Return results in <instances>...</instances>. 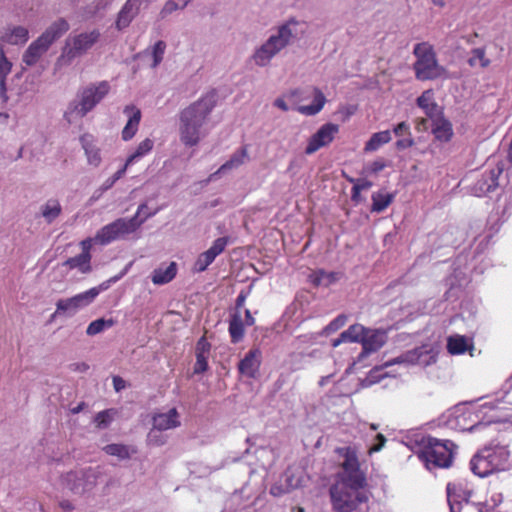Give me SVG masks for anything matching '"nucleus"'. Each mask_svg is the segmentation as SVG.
Returning a JSON list of instances; mask_svg holds the SVG:
<instances>
[{"mask_svg": "<svg viewBox=\"0 0 512 512\" xmlns=\"http://www.w3.org/2000/svg\"><path fill=\"white\" fill-rule=\"evenodd\" d=\"M499 404V401H476L457 405L448 412L446 425L456 431L474 432L487 424L509 421L510 416Z\"/></svg>", "mask_w": 512, "mask_h": 512, "instance_id": "obj_1", "label": "nucleus"}, {"mask_svg": "<svg viewBox=\"0 0 512 512\" xmlns=\"http://www.w3.org/2000/svg\"><path fill=\"white\" fill-rule=\"evenodd\" d=\"M306 28L304 21L294 18L279 25L260 46L255 48L251 56L253 63L258 67L269 66L276 55L304 36Z\"/></svg>", "mask_w": 512, "mask_h": 512, "instance_id": "obj_2", "label": "nucleus"}, {"mask_svg": "<svg viewBox=\"0 0 512 512\" xmlns=\"http://www.w3.org/2000/svg\"><path fill=\"white\" fill-rule=\"evenodd\" d=\"M216 104L214 94H207L179 114V137L185 146H196L204 133L202 127Z\"/></svg>", "mask_w": 512, "mask_h": 512, "instance_id": "obj_3", "label": "nucleus"}, {"mask_svg": "<svg viewBox=\"0 0 512 512\" xmlns=\"http://www.w3.org/2000/svg\"><path fill=\"white\" fill-rule=\"evenodd\" d=\"M111 86L108 81L90 83L77 92V97L71 101L65 112L64 119L73 124L90 111H92L110 92Z\"/></svg>", "mask_w": 512, "mask_h": 512, "instance_id": "obj_4", "label": "nucleus"}, {"mask_svg": "<svg viewBox=\"0 0 512 512\" xmlns=\"http://www.w3.org/2000/svg\"><path fill=\"white\" fill-rule=\"evenodd\" d=\"M472 472L481 477L511 468V454L506 445L491 444L481 449L470 461Z\"/></svg>", "mask_w": 512, "mask_h": 512, "instance_id": "obj_5", "label": "nucleus"}, {"mask_svg": "<svg viewBox=\"0 0 512 512\" xmlns=\"http://www.w3.org/2000/svg\"><path fill=\"white\" fill-rule=\"evenodd\" d=\"M413 54L416 58L413 64L416 79L420 81L447 80L452 77L450 72L439 64L431 44L427 42L416 44Z\"/></svg>", "mask_w": 512, "mask_h": 512, "instance_id": "obj_6", "label": "nucleus"}, {"mask_svg": "<svg viewBox=\"0 0 512 512\" xmlns=\"http://www.w3.org/2000/svg\"><path fill=\"white\" fill-rule=\"evenodd\" d=\"M69 28V23L64 18H58L52 22L40 36L29 44L22 55V62L29 67L35 66L53 43L61 38Z\"/></svg>", "mask_w": 512, "mask_h": 512, "instance_id": "obj_7", "label": "nucleus"}, {"mask_svg": "<svg viewBox=\"0 0 512 512\" xmlns=\"http://www.w3.org/2000/svg\"><path fill=\"white\" fill-rule=\"evenodd\" d=\"M122 275L123 274L112 277L101 283L99 286L90 288L89 290L76 294L73 297L59 299L56 302V309L51 315V320L58 316H74L78 311L92 304L102 291L107 290L110 285L118 281Z\"/></svg>", "mask_w": 512, "mask_h": 512, "instance_id": "obj_8", "label": "nucleus"}, {"mask_svg": "<svg viewBox=\"0 0 512 512\" xmlns=\"http://www.w3.org/2000/svg\"><path fill=\"white\" fill-rule=\"evenodd\" d=\"M308 97L313 98V103L310 105H300L296 110L305 116H314L318 114L326 103L325 95L317 88L311 89H294L285 93L282 97L275 99L274 106L286 112L290 109L287 101L295 104L303 101Z\"/></svg>", "mask_w": 512, "mask_h": 512, "instance_id": "obj_9", "label": "nucleus"}, {"mask_svg": "<svg viewBox=\"0 0 512 512\" xmlns=\"http://www.w3.org/2000/svg\"><path fill=\"white\" fill-rule=\"evenodd\" d=\"M144 208H146V204H141L135 216L132 218H119L102 227L95 235V242L101 245H107L135 232L142 223L152 215L147 214L145 217L139 219V214Z\"/></svg>", "mask_w": 512, "mask_h": 512, "instance_id": "obj_10", "label": "nucleus"}, {"mask_svg": "<svg viewBox=\"0 0 512 512\" xmlns=\"http://www.w3.org/2000/svg\"><path fill=\"white\" fill-rule=\"evenodd\" d=\"M453 449L454 444L451 441H441L428 437L423 439V448L418 453V457L429 470L433 468H447L453 460Z\"/></svg>", "mask_w": 512, "mask_h": 512, "instance_id": "obj_11", "label": "nucleus"}, {"mask_svg": "<svg viewBox=\"0 0 512 512\" xmlns=\"http://www.w3.org/2000/svg\"><path fill=\"white\" fill-rule=\"evenodd\" d=\"M330 497L336 512L352 511V470L349 457L343 464V472L338 474L335 483L330 488Z\"/></svg>", "mask_w": 512, "mask_h": 512, "instance_id": "obj_12", "label": "nucleus"}, {"mask_svg": "<svg viewBox=\"0 0 512 512\" xmlns=\"http://www.w3.org/2000/svg\"><path fill=\"white\" fill-rule=\"evenodd\" d=\"M100 33L98 30L82 32L77 35H71L66 39L65 47L57 60V65L68 66L73 60L86 53L98 40Z\"/></svg>", "mask_w": 512, "mask_h": 512, "instance_id": "obj_13", "label": "nucleus"}, {"mask_svg": "<svg viewBox=\"0 0 512 512\" xmlns=\"http://www.w3.org/2000/svg\"><path fill=\"white\" fill-rule=\"evenodd\" d=\"M386 340V333L382 330L365 329L363 326L354 325V343L361 346L357 362H362L368 354L380 349Z\"/></svg>", "mask_w": 512, "mask_h": 512, "instance_id": "obj_14", "label": "nucleus"}, {"mask_svg": "<svg viewBox=\"0 0 512 512\" xmlns=\"http://www.w3.org/2000/svg\"><path fill=\"white\" fill-rule=\"evenodd\" d=\"M99 474L93 468L71 471L65 475L63 483L74 494L82 495L96 486Z\"/></svg>", "mask_w": 512, "mask_h": 512, "instance_id": "obj_15", "label": "nucleus"}, {"mask_svg": "<svg viewBox=\"0 0 512 512\" xmlns=\"http://www.w3.org/2000/svg\"><path fill=\"white\" fill-rule=\"evenodd\" d=\"M438 346L434 344H425L419 348L408 351L404 355L397 357L392 362L386 363L385 366L392 364L419 365L422 367L434 364L437 360Z\"/></svg>", "mask_w": 512, "mask_h": 512, "instance_id": "obj_16", "label": "nucleus"}, {"mask_svg": "<svg viewBox=\"0 0 512 512\" xmlns=\"http://www.w3.org/2000/svg\"><path fill=\"white\" fill-rule=\"evenodd\" d=\"M339 132V126L334 123H326L322 125L316 133L308 140L305 148L307 155L314 154L319 149L328 146Z\"/></svg>", "mask_w": 512, "mask_h": 512, "instance_id": "obj_17", "label": "nucleus"}, {"mask_svg": "<svg viewBox=\"0 0 512 512\" xmlns=\"http://www.w3.org/2000/svg\"><path fill=\"white\" fill-rule=\"evenodd\" d=\"M385 167L386 162L381 159L365 164L360 172V177L356 181L354 180V195L362 190L371 188L373 179H375Z\"/></svg>", "mask_w": 512, "mask_h": 512, "instance_id": "obj_18", "label": "nucleus"}, {"mask_svg": "<svg viewBox=\"0 0 512 512\" xmlns=\"http://www.w3.org/2000/svg\"><path fill=\"white\" fill-rule=\"evenodd\" d=\"M227 244L228 238H217L208 250L198 256L193 265V271L197 273L205 271L215 258L225 250Z\"/></svg>", "mask_w": 512, "mask_h": 512, "instance_id": "obj_19", "label": "nucleus"}, {"mask_svg": "<svg viewBox=\"0 0 512 512\" xmlns=\"http://www.w3.org/2000/svg\"><path fill=\"white\" fill-rule=\"evenodd\" d=\"M262 361V353L259 348L251 349L239 362V373L247 378H256Z\"/></svg>", "mask_w": 512, "mask_h": 512, "instance_id": "obj_20", "label": "nucleus"}, {"mask_svg": "<svg viewBox=\"0 0 512 512\" xmlns=\"http://www.w3.org/2000/svg\"><path fill=\"white\" fill-rule=\"evenodd\" d=\"M180 425V415L176 408H171L167 412L157 413L153 417V427L159 431L174 429Z\"/></svg>", "mask_w": 512, "mask_h": 512, "instance_id": "obj_21", "label": "nucleus"}, {"mask_svg": "<svg viewBox=\"0 0 512 512\" xmlns=\"http://www.w3.org/2000/svg\"><path fill=\"white\" fill-rule=\"evenodd\" d=\"M417 106L423 110V112L430 119H434L436 116L442 114L441 107L435 101V93L432 89L425 90L417 98Z\"/></svg>", "mask_w": 512, "mask_h": 512, "instance_id": "obj_22", "label": "nucleus"}, {"mask_svg": "<svg viewBox=\"0 0 512 512\" xmlns=\"http://www.w3.org/2000/svg\"><path fill=\"white\" fill-rule=\"evenodd\" d=\"M124 113L128 116V121L122 130V138L128 141L134 137L138 130L141 120V111L134 105H128L124 108Z\"/></svg>", "mask_w": 512, "mask_h": 512, "instance_id": "obj_23", "label": "nucleus"}, {"mask_svg": "<svg viewBox=\"0 0 512 512\" xmlns=\"http://www.w3.org/2000/svg\"><path fill=\"white\" fill-rule=\"evenodd\" d=\"M29 38V31L24 26H8L0 36V42L10 45H23Z\"/></svg>", "mask_w": 512, "mask_h": 512, "instance_id": "obj_24", "label": "nucleus"}, {"mask_svg": "<svg viewBox=\"0 0 512 512\" xmlns=\"http://www.w3.org/2000/svg\"><path fill=\"white\" fill-rule=\"evenodd\" d=\"M473 349V340L466 336L455 334L447 339V350L451 355H462Z\"/></svg>", "mask_w": 512, "mask_h": 512, "instance_id": "obj_25", "label": "nucleus"}, {"mask_svg": "<svg viewBox=\"0 0 512 512\" xmlns=\"http://www.w3.org/2000/svg\"><path fill=\"white\" fill-rule=\"evenodd\" d=\"M92 256L78 254L61 263V267L67 271L76 270L80 274H89L92 271Z\"/></svg>", "mask_w": 512, "mask_h": 512, "instance_id": "obj_26", "label": "nucleus"}, {"mask_svg": "<svg viewBox=\"0 0 512 512\" xmlns=\"http://www.w3.org/2000/svg\"><path fill=\"white\" fill-rule=\"evenodd\" d=\"M433 122L432 133L441 142H448L453 136L452 124L442 114L431 119Z\"/></svg>", "mask_w": 512, "mask_h": 512, "instance_id": "obj_27", "label": "nucleus"}, {"mask_svg": "<svg viewBox=\"0 0 512 512\" xmlns=\"http://www.w3.org/2000/svg\"><path fill=\"white\" fill-rule=\"evenodd\" d=\"M82 148L85 151L88 163L93 166H98L101 163L100 150L96 146L95 139L91 134H84L80 138Z\"/></svg>", "mask_w": 512, "mask_h": 512, "instance_id": "obj_28", "label": "nucleus"}, {"mask_svg": "<svg viewBox=\"0 0 512 512\" xmlns=\"http://www.w3.org/2000/svg\"><path fill=\"white\" fill-rule=\"evenodd\" d=\"M177 274V264L171 262L168 265H161L156 268L151 276V280L155 285H163L172 281Z\"/></svg>", "mask_w": 512, "mask_h": 512, "instance_id": "obj_29", "label": "nucleus"}, {"mask_svg": "<svg viewBox=\"0 0 512 512\" xmlns=\"http://www.w3.org/2000/svg\"><path fill=\"white\" fill-rule=\"evenodd\" d=\"M247 159V150L242 148L236 151L228 161H226L215 173L210 176V180L219 174H224L229 170H233L245 163Z\"/></svg>", "mask_w": 512, "mask_h": 512, "instance_id": "obj_30", "label": "nucleus"}, {"mask_svg": "<svg viewBox=\"0 0 512 512\" xmlns=\"http://www.w3.org/2000/svg\"><path fill=\"white\" fill-rule=\"evenodd\" d=\"M62 213V206L58 199L50 198L40 207V214L44 220L51 224Z\"/></svg>", "mask_w": 512, "mask_h": 512, "instance_id": "obj_31", "label": "nucleus"}, {"mask_svg": "<svg viewBox=\"0 0 512 512\" xmlns=\"http://www.w3.org/2000/svg\"><path fill=\"white\" fill-rule=\"evenodd\" d=\"M139 11H140V9L137 6H135L130 1L127 0L125 5L122 7L120 12L118 13L116 27L119 30H122V29L128 27L130 25L131 21L139 13Z\"/></svg>", "mask_w": 512, "mask_h": 512, "instance_id": "obj_32", "label": "nucleus"}, {"mask_svg": "<svg viewBox=\"0 0 512 512\" xmlns=\"http://www.w3.org/2000/svg\"><path fill=\"white\" fill-rule=\"evenodd\" d=\"M340 279V274L336 272H327L319 269L309 275V280L314 286L328 287Z\"/></svg>", "mask_w": 512, "mask_h": 512, "instance_id": "obj_33", "label": "nucleus"}, {"mask_svg": "<svg viewBox=\"0 0 512 512\" xmlns=\"http://www.w3.org/2000/svg\"><path fill=\"white\" fill-rule=\"evenodd\" d=\"M354 503H366L369 499V492L365 489L366 479L364 475L354 467Z\"/></svg>", "mask_w": 512, "mask_h": 512, "instance_id": "obj_34", "label": "nucleus"}, {"mask_svg": "<svg viewBox=\"0 0 512 512\" xmlns=\"http://www.w3.org/2000/svg\"><path fill=\"white\" fill-rule=\"evenodd\" d=\"M103 451L110 456L117 457L119 460L129 459L133 454L136 453V449L132 446L120 443L106 445L103 448Z\"/></svg>", "mask_w": 512, "mask_h": 512, "instance_id": "obj_35", "label": "nucleus"}, {"mask_svg": "<svg viewBox=\"0 0 512 512\" xmlns=\"http://www.w3.org/2000/svg\"><path fill=\"white\" fill-rule=\"evenodd\" d=\"M394 194L384 190L377 191L372 194V207L373 212L384 211L393 201Z\"/></svg>", "mask_w": 512, "mask_h": 512, "instance_id": "obj_36", "label": "nucleus"}, {"mask_svg": "<svg viewBox=\"0 0 512 512\" xmlns=\"http://www.w3.org/2000/svg\"><path fill=\"white\" fill-rule=\"evenodd\" d=\"M244 324L242 317L239 313H235L229 322V334L232 343L240 342L244 337Z\"/></svg>", "mask_w": 512, "mask_h": 512, "instance_id": "obj_37", "label": "nucleus"}, {"mask_svg": "<svg viewBox=\"0 0 512 512\" xmlns=\"http://www.w3.org/2000/svg\"><path fill=\"white\" fill-rule=\"evenodd\" d=\"M468 64L472 68H487L491 60L486 56V51L482 47L474 48L470 52Z\"/></svg>", "mask_w": 512, "mask_h": 512, "instance_id": "obj_38", "label": "nucleus"}, {"mask_svg": "<svg viewBox=\"0 0 512 512\" xmlns=\"http://www.w3.org/2000/svg\"><path fill=\"white\" fill-rule=\"evenodd\" d=\"M392 139L391 132L389 130L380 131L374 133L367 141L365 150L368 152L378 150L382 145L390 142Z\"/></svg>", "mask_w": 512, "mask_h": 512, "instance_id": "obj_39", "label": "nucleus"}, {"mask_svg": "<svg viewBox=\"0 0 512 512\" xmlns=\"http://www.w3.org/2000/svg\"><path fill=\"white\" fill-rule=\"evenodd\" d=\"M154 146V142L153 140H151L150 138H146L144 139L143 141H141L139 143V145L137 146L135 152L133 154H131L127 160H126V166H129L130 164H132L136 159L146 155L147 153H149L152 148Z\"/></svg>", "mask_w": 512, "mask_h": 512, "instance_id": "obj_40", "label": "nucleus"}, {"mask_svg": "<svg viewBox=\"0 0 512 512\" xmlns=\"http://www.w3.org/2000/svg\"><path fill=\"white\" fill-rule=\"evenodd\" d=\"M114 323L115 322L113 319L100 318L94 320L88 325L86 329V334L89 336L97 335L103 332L105 329L111 328L114 325Z\"/></svg>", "mask_w": 512, "mask_h": 512, "instance_id": "obj_41", "label": "nucleus"}, {"mask_svg": "<svg viewBox=\"0 0 512 512\" xmlns=\"http://www.w3.org/2000/svg\"><path fill=\"white\" fill-rule=\"evenodd\" d=\"M448 499L450 504V511L451 512H480L479 509L468 500L455 502L451 499L450 496V488L448 487Z\"/></svg>", "mask_w": 512, "mask_h": 512, "instance_id": "obj_42", "label": "nucleus"}, {"mask_svg": "<svg viewBox=\"0 0 512 512\" xmlns=\"http://www.w3.org/2000/svg\"><path fill=\"white\" fill-rule=\"evenodd\" d=\"M165 49H166V44L164 41H161V40L157 41L153 45L151 52H150V55L153 59V62L151 64L152 68H156L161 63V61L163 60Z\"/></svg>", "mask_w": 512, "mask_h": 512, "instance_id": "obj_43", "label": "nucleus"}, {"mask_svg": "<svg viewBox=\"0 0 512 512\" xmlns=\"http://www.w3.org/2000/svg\"><path fill=\"white\" fill-rule=\"evenodd\" d=\"M386 375L387 374L383 371V367H375L364 380H361V385L362 387H368L379 382Z\"/></svg>", "mask_w": 512, "mask_h": 512, "instance_id": "obj_44", "label": "nucleus"}, {"mask_svg": "<svg viewBox=\"0 0 512 512\" xmlns=\"http://www.w3.org/2000/svg\"><path fill=\"white\" fill-rule=\"evenodd\" d=\"M113 420V413L111 410H104L96 414L94 423L99 429L107 428Z\"/></svg>", "mask_w": 512, "mask_h": 512, "instance_id": "obj_45", "label": "nucleus"}, {"mask_svg": "<svg viewBox=\"0 0 512 512\" xmlns=\"http://www.w3.org/2000/svg\"><path fill=\"white\" fill-rule=\"evenodd\" d=\"M190 2L191 0H169L165 3L161 14L165 16L171 14L177 9H184Z\"/></svg>", "mask_w": 512, "mask_h": 512, "instance_id": "obj_46", "label": "nucleus"}, {"mask_svg": "<svg viewBox=\"0 0 512 512\" xmlns=\"http://www.w3.org/2000/svg\"><path fill=\"white\" fill-rule=\"evenodd\" d=\"M283 481L285 482V485L288 487V490L293 491L300 486H302V479L300 476L295 475L290 470L286 471L283 476Z\"/></svg>", "mask_w": 512, "mask_h": 512, "instance_id": "obj_47", "label": "nucleus"}, {"mask_svg": "<svg viewBox=\"0 0 512 512\" xmlns=\"http://www.w3.org/2000/svg\"><path fill=\"white\" fill-rule=\"evenodd\" d=\"M11 69L12 63L5 56L3 48L0 47V79L6 78Z\"/></svg>", "mask_w": 512, "mask_h": 512, "instance_id": "obj_48", "label": "nucleus"}, {"mask_svg": "<svg viewBox=\"0 0 512 512\" xmlns=\"http://www.w3.org/2000/svg\"><path fill=\"white\" fill-rule=\"evenodd\" d=\"M347 321V316L340 315L337 318H335L329 325H327L324 329V332L326 335H329L332 332L337 331L341 327L344 326V324Z\"/></svg>", "mask_w": 512, "mask_h": 512, "instance_id": "obj_49", "label": "nucleus"}, {"mask_svg": "<svg viewBox=\"0 0 512 512\" xmlns=\"http://www.w3.org/2000/svg\"><path fill=\"white\" fill-rule=\"evenodd\" d=\"M208 356L204 354H196V363L194 365V373H203L208 369Z\"/></svg>", "mask_w": 512, "mask_h": 512, "instance_id": "obj_50", "label": "nucleus"}, {"mask_svg": "<svg viewBox=\"0 0 512 512\" xmlns=\"http://www.w3.org/2000/svg\"><path fill=\"white\" fill-rule=\"evenodd\" d=\"M291 491L288 490V487L285 485L284 481H280L278 483H275L270 488V494L274 497H281L285 494L290 493Z\"/></svg>", "mask_w": 512, "mask_h": 512, "instance_id": "obj_51", "label": "nucleus"}, {"mask_svg": "<svg viewBox=\"0 0 512 512\" xmlns=\"http://www.w3.org/2000/svg\"><path fill=\"white\" fill-rule=\"evenodd\" d=\"M373 439L376 441V443H373L368 447V454H373L380 451L386 442V438L381 433L375 434Z\"/></svg>", "mask_w": 512, "mask_h": 512, "instance_id": "obj_52", "label": "nucleus"}, {"mask_svg": "<svg viewBox=\"0 0 512 512\" xmlns=\"http://www.w3.org/2000/svg\"><path fill=\"white\" fill-rule=\"evenodd\" d=\"M503 168L497 167L496 169L492 170L489 175L490 183L487 185L486 191L490 192L496 189L498 186V178L500 174L502 173Z\"/></svg>", "mask_w": 512, "mask_h": 512, "instance_id": "obj_53", "label": "nucleus"}, {"mask_svg": "<svg viewBox=\"0 0 512 512\" xmlns=\"http://www.w3.org/2000/svg\"><path fill=\"white\" fill-rule=\"evenodd\" d=\"M352 342V326L346 329L344 332L340 334V336L332 341V346L337 347L341 343H350Z\"/></svg>", "mask_w": 512, "mask_h": 512, "instance_id": "obj_54", "label": "nucleus"}, {"mask_svg": "<svg viewBox=\"0 0 512 512\" xmlns=\"http://www.w3.org/2000/svg\"><path fill=\"white\" fill-rule=\"evenodd\" d=\"M93 243H96L95 242V237L94 238H86V239L82 240L80 242V247L82 249V252L80 254L81 255L92 256L91 255V249H92Z\"/></svg>", "mask_w": 512, "mask_h": 512, "instance_id": "obj_55", "label": "nucleus"}, {"mask_svg": "<svg viewBox=\"0 0 512 512\" xmlns=\"http://www.w3.org/2000/svg\"><path fill=\"white\" fill-rule=\"evenodd\" d=\"M210 344L204 337L200 338L196 344V354L209 355Z\"/></svg>", "mask_w": 512, "mask_h": 512, "instance_id": "obj_56", "label": "nucleus"}, {"mask_svg": "<svg viewBox=\"0 0 512 512\" xmlns=\"http://www.w3.org/2000/svg\"><path fill=\"white\" fill-rule=\"evenodd\" d=\"M377 428H378V427H377V425H375V424H370V425H368V424H366V423H364V422H359V423L357 424V429H358V432H359V433L364 432V431H366V430H369L370 432H372V433H373V432H375V431L377 430Z\"/></svg>", "mask_w": 512, "mask_h": 512, "instance_id": "obj_57", "label": "nucleus"}, {"mask_svg": "<svg viewBox=\"0 0 512 512\" xmlns=\"http://www.w3.org/2000/svg\"><path fill=\"white\" fill-rule=\"evenodd\" d=\"M409 132V125L406 123V122H401L399 123L395 128H394V133L397 135V136H401L405 133H408Z\"/></svg>", "mask_w": 512, "mask_h": 512, "instance_id": "obj_58", "label": "nucleus"}, {"mask_svg": "<svg viewBox=\"0 0 512 512\" xmlns=\"http://www.w3.org/2000/svg\"><path fill=\"white\" fill-rule=\"evenodd\" d=\"M113 386H114L115 391L119 392L125 388L126 383H125L124 379H122L121 377L114 376L113 377Z\"/></svg>", "mask_w": 512, "mask_h": 512, "instance_id": "obj_59", "label": "nucleus"}, {"mask_svg": "<svg viewBox=\"0 0 512 512\" xmlns=\"http://www.w3.org/2000/svg\"><path fill=\"white\" fill-rule=\"evenodd\" d=\"M413 144H414V141L412 138H405V139L398 140L396 142L397 147L400 149H405V148L411 147Z\"/></svg>", "mask_w": 512, "mask_h": 512, "instance_id": "obj_60", "label": "nucleus"}, {"mask_svg": "<svg viewBox=\"0 0 512 512\" xmlns=\"http://www.w3.org/2000/svg\"><path fill=\"white\" fill-rule=\"evenodd\" d=\"M7 87H6V78L0 79V96L3 99V101L8 100L7 96Z\"/></svg>", "mask_w": 512, "mask_h": 512, "instance_id": "obj_61", "label": "nucleus"}, {"mask_svg": "<svg viewBox=\"0 0 512 512\" xmlns=\"http://www.w3.org/2000/svg\"><path fill=\"white\" fill-rule=\"evenodd\" d=\"M73 370L78 372H86L89 369V365L85 362L73 364Z\"/></svg>", "mask_w": 512, "mask_h": 512, "instance_id": "obj_62", "label": "nucleus"}, {"mask_svg": "<svg viewBox=\"0 0 512 512\" xmlns=\"http://www.w3.org/2000/svg\"><path fill=\"white\" fill-rule=\"evenodd\" d=\"M115 183H116V181H115L112 177H110V178H108V179H107V180L102 184V186L100 187V190H101L102 192L107 191V190H108V189H110V188H111Z\"/></svg>", "mask_w": 512, "mask_h": 512, "instance_id": "obj_63", "label": "nucleus"}, {"mask_svg": "<svg viewBox=\"0 0 512 512\" xmlns=\"http://www.w3.org/2000/svg\"><path fill=\"white\" fill-rule=\"evenodd\" d=\"M127 167L126 166V163L124 164V166L119 169L113 176H111L115 181H118L120 178L123 177V175L125 174L126 170H127Z\"/></svg>", "mask_w": 512, "mask_h": 512, "instance_id": "obj_64", "label": "nucleus"}]
</instances>
